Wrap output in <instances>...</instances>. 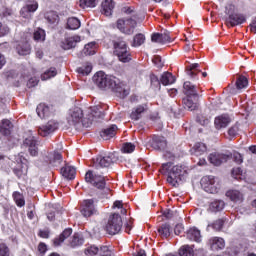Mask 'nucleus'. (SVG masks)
Returning <instances> with one entry per match:
<instances>
[{
	"instance_id": "obj_30",
	"label": "nucleus",
	"mask_w": 256,
	"mask_h": 256,
	"mask_svg": "<svg viewBox=\"0 0 256 256\" xmlns=\"http://www.w3.org/2000/svg\"><path fill=\"white\" fill-rule=\"evenodd\" d=\"M186 237L189 239V241L201 243V230L197 229L196 227H192L187 231Z\"/></svg>"
},
{
	"instance_id": "obj_11",
	"label": "nucleus",
	"mask_w": 256,
	"mask_h": 256,
	"mask_svg": "<svg viewBox=\"0 0 256 256\" xmlns=\"http://www.w3.org/2000/svg\"><path fill=\"white\" fill-rule=\"evenodd\" d=\"M116 159H115V154L113 153H109L107 156H98L94 162V167L96 169L101 168H107V167H111V165H113V163H115Z\"/></svg>"
},
{
	"instance_id": "obj_20",
	"label": "nucleus",
	"mask_w": 256,
	"mask_h": 256,
	"mask_svg": "<svg viewBox=\"0 0 256 256\" xmlns=\"http://www.w3.org/2000/svg\"><path fill=\"white\" fill-rule=\"evenodd\" d=\"M183 88L186 97H193V99H199V93H197V86L193 85L189 81H186L184 82Z\"/></svg>"
},
{
	"instance_id": "obj_10",
	"label": "nucleus",
	"mask_w": 256,
	"mask_h": 256,
	"mask_svg": "<svg viewBox=\"0 0 256 256\" xmlns=\"http://www.w3.org/2000/svg\"><path fill=\"white\" fill-rule=\"evenodd\" d=\"M96 202L97 199H88L83 201L82 208L80 210L83 217H91L93 215H97V208H95Z\"/></svg>"
},
{
	"instance_id": "obj_22",
	"label": "nucleus",
	"mask_w": 256,
	"mask_h": 256,
	"mask_svg": "<svg viewBox=\"0 0 256 256\" xmlns=\"http://www.w3.org/2000/svg\"><path fill=\"white\" fill-rule=\"evenodd\" d=\"M226 197L233 203H243L245 199L244 195L239 190H228L226 192Z\"/></svg>"
},
{
	"instance_id": "obj_38",
	"label": "nucleus",
	"mask_w": 256,
	"mask_h": 256,
	"mask_svg": "<svg viewBox=\"0 0 256 256\" xmlns=\"http://www.w3.org/2000/svg\"><path fill=\"white\" fill-rule=\"evenodd\" d=\"M45 19L50 23V25H55L59 23V14L55 11H50L45 14Z\"/></svg>"
},
{
	"instance_id": "obj_36",
	"label": "nucleus",
	"mask_w": 256,
	"mask_h": 256,
	"mask_svg": "<svg viewBox=\"0 0 256 256\" xmlns=\"http://www.w3.org/2000/svg\"><path fill=\"white\" fill-rule=\"evenodd\" d=\"M160 83L165 87L167 85H173V83H175V76H173L171 72H164L160 77Z\"/></svg>"
},
{
	"instance_id": "obj_27",
	"label": "nucleus",
	"mask_w": 256,
	"mask_h": 256,
	"mask_svg": "<svg viewBox=\"0 0 256 256\" xmlns=\"http://www.w3.org/2000/svg\"><path fill=\"white\" fill-rule=\"evenodd\" d=\"M36 9H39V4L37 1H32L21 10V15L24 18L31 17V13H35Z\"/></svg>"
},
{
	"instance_id": "obj_12",
	"label": "nucleus",
	"mask_w": 256,
	"mask_h": 256,
	"mask_svg": "<svg viewBox=\"0 0 256 256\" xmlns=\"http://www.w3.org/2000/svg\"><path fill=\"white\" fill-rule=\"evenodd\" d=\"M59 129V123L55 120L48 121L45 125H42L38 128V134L41 137H47L51 133H55Z\"/></svg>"
},
{
	"instance_id": "obj_7",
	"label": "nucleus",
	"mask_w": 256,
	"mask_h": 256,
	"mask_svg": "<svg viewBox=\"0 0 256 256\" xmlns=\"http://www.w3.org/2000/svg\"><path fill=\"white\" fill-rule=\"evenodd\" d=\"M121 229H123V219L119 214L110 215L108 222L105 226V230L109 235H117L121 233Z\"/></svg>"
},
{
	"instance_id": "obj_3",
	"label": "nucleus",
	"mask_w": 256,
	"mask_h": 256,
	"mask_svg": "<svg viewBox=\"0 0 256 256\" xmlns=\"http://www.w3.org/2000/svg\"><path fill=\"white\" fill-rule=\"evenodd\" d=\"M86 183H90L93 187L102 191L103 197H107L111 193V188L107 187V177L100 175L93 170H89L85 174Z\"/></svg>"
},
{
	"instance_id": "obj_14",
	"label": "nucleus",
	"mask_w": 256,
	"mask_h": 256,
	"mask_svg": "<svg viewBox=\"0 0 256 256\" xmlns=\"http://www.w3.org/2000/svg\"><path fill=\"white\" fill-rule=\"evenodd\" d=\"M229 157H231L229 154L214 152L209 155L208 161L212 165H215V167H219L222 163H227V161H229Z\"/></svg>"
},
{
	"instance_id": "obj_15",
	"label": "nucleus",
	"mask_w": 256,
	"mask_h": 256,
	"mask_svg": "<svg viewBox=\"0 0 256 256\" xmlns=\"http://www.w3.org/2000/svg\"><path fill=\"white\" fill-rule=\"evenodd\" d=\"M36 113L40 119H45V117H52V115H55V108L41 103L37 106Z\"/></svg>"
},
{
	"instance_id": "obj_23",
	"label": "nucleus",
	"mask_w": 256,
	"mask_h": 256,
	"mask_svg": "<svg viewBox=\"0 0 256 256\" xmlns=\"http://www.w3.org/2000/svg\"><path fill=\"white\" fill-rule=\"evenodd\" d=\"M199 98H193V96H186V98L183 99L184 107L188 111H195L197 107H199Z\"/></svg>"
},
{
	"instance_id": "obj_53",
	"label": "nucleus",
	"mask_w": 256,
	"mask_h": 256,
	"mask_svg": "<svg viewBox=\"0 0 256 256\" xmlns=\"http://www.w3.org/2000/svg\"><path fill=\"white\" fill-rule=\"evenodd\" d=\"M223 225H225V221H223V219H218L212 225H208V227H212L214 231H221Z\"/></svg>"
},
{
	"instance_id": "obj_6",
	"label": "nucleus",
	"mask_w": 256,
	"mask_h": 256,
	"mask_svg": "<svg viewBox=\"0 0 256 256\" xmlns=\"http://www.w3.org/2000/svg\"><path fill=\"white\" fill-rule=\"evenodd\" d=\"M225 13L228 15L226 18V25H230V27H235L237 25H242V23H245L246 19L243 14L235 13V5L228 4L225 7Z\"/></svg>"
},
{
	"instance_id": "obj_49",
	"label": "nucleus",
	"mask_w": 256,
	"mask_h": 256,
	"mask_svg": "<svg viewBox=\"0 0 256 256\" xmlns=\"http://www.w3.org/2000/svg\"><path fill=\"white\" fill-rule=\"evenodd\" d=\"M150 82H151V87H153L154 89H158V90L161 89V79H159V77H157V75L151 74Z\"/></svg>"
},
{
	"instance_id": "obj_5",
	"label": "nucleus",
	"mask_w": 256,
	"mask_h": 256,
	"mask_svg": "<svg viewBox=\"0 0 256 256\" xmlns=\"http://www.w3.org/2000/svg\"><path fill=\"white\" fill-rule=\"evenodd\" d=\"M116 27L124 35H133L135 33V27H137V15L134 14L132 17L126 19H118Z\"/></svg>"
},
{
	"instance_id": "obj_40",
	"label": "nucleus",
	"mask_w": 256,
	"mask_h": 256,
	"mask_svg": "<svg viewBox=\"0 0 256 256\" xmlns=\"http://www.w3.org/2000/svg\"><path fill=\"white\" fill-rule=\"evenodd\" d=\"M53 77H57V68L51 67L50 69L46 70L42 75V81H47L49 79H53Z\"/></svg>"
},
{
	"instance_id": "obj_1",
	"label": "nucleus",
	"mask_w": 256,
	"mask_h": 256,
	"mask_svg": "<svg viewBox=\"0 0 256 256\" xmlns=\"http://www.w3.org/2000/svg\"><path fill=\"white\" fill-rule=\"evenodd\" d=\"M93 81L99 89H111L120 99H125L129 95V92L125 90V82L114 75H107L105 72L99 71L93 76Z\"/></svg>"
},
{
	"instance_id": "obj_28",
	"label": "nucleus",
	"mask_w": 256,
	"mask_h": 256,
	"mask_svg": "<svg viewBox=\"0 0 256 256\" xmlns=\"http://www.w3.org/2000/svg\"><path fill=\"white\" fill-rule=\"evenodd\" d=\"M113 9H115V1L104 0L102 2V13L106 17H111V15H113Z\"/></svg>"
},
{
	"instance_id": "obj_61",
	"label": "nucleus",
	"mask_w": 256,
	"mask_h": 256,
	"mask_svg": "<svg viewBox=\"0 0 256 256\" xmlns=\"http://www.w3.org/2000/svg\"><path fill=\"white\" fill-rule=\"evenodd\" d=\"M3 17H12L14 15L13 9L11 8H4L2 11Z\"/></svg>"
},
{
	"instance_id": "obj_58",
	"label": "nucleus",
	"mask_w": 256,
	"mask_h": 256,
	"mask_svg": "<svg viewBox=\"0 0 256 256\" xmlns=\"http://www.w3.org/2000/svg\"><path fill=\"white\" fill-rule=\"evenodd\" d=\"M154 65H156V67L158 69H161L163 67V60H161L160 56H154V58L152 59Z\"/></svg>"
},
{
	"instance_id": "obj_55",
	"label": "nucleus",
	"mask_w": 256,
	"mask_h": 256,
	"mask_svg": "<svg viewBox=\"0 0 256 256\" xmlns=\"http://www.w3.org/2000/svg\"><path fill=\"white\" fill-rule=\"evenodd\" d=\"M123 153H133L135 151V145L132 143H125L122 147Z\"/></svg>"
},
{
	"instance_id": "obj_21",
	"label": "nucleus",
	"mask_w": 256,
	"mask_h": 256,
	"mask_svg": "<svg viewBox=\"0 0 256 256\" xmlns=\"http://www.w3.org/2000/svg\"><path fill=\"white\" fill-rule=\"evenodd\" d=\"M46 162L52 165V167H58L60 163H63V156L59 152L54 151L46 157Z\"/></svg>"
},
{
	"instance_id": "obj_52",
	"label": "nucleus",
	"mask_w": 256,
	"mask_h": 256,
	"mask_svg": "<svg viewBox=\"0 0 256 256\" xmlns=\"http://www.w3.org/2000/svg\"><path fill=\"white\" fill-rule=\"evenodd\" d=\"M228 135L230 139H233L234 137H237L239 135V124H235L232 127L228 129Z\"/></svg>"
},
{
	"instance_id": "obj_17",
	"label": "nucleus",
	"mask_w": 256,
	"mask_h": 256,
	"mask_svg": "<svg viewBox=\"0 0 256 256\" xmlns=\"http://www.w3.org/2000/svg\"><path fill=\"white\" fill-rule=\"evenodd\" d=\"M83 120V110L79 107H74L70 110V116L68 117V122L70 125H77Z\"/></svg>"
},
{
	"instance_id": "obj_4",
	"label": "nucleus",
	"mask_w": 256,
	"mask_h": 256,
	"mask_svg": "<svg viewBox=\"0 0 256 256\" xmlns=\"http://www.w3.org/2000/svg\"><path fill=\"white\" fill-rule=\"evenodd\" d=\"M114 54L118 57L121 63H129L131 61V52H129V46L123 39L118 38L113 41Z\"/></svg>"
},
{
	"instance_id": "obj_8",
	"label": "nucleus",
	"mask_w": 256,
	"mask_h": 256,
	"mask_svg": "<svg viewBox=\"0 0 256 256\" xmlns=\"http://www.w3.org/2000/svg\"><path fill=\"white\" fill-rule=\"evenodd\" d=\"M201 187L206 191V193H219L221 190V184L219 183V179L215 176H204L201 179Z\"/></svg>"
},
{
	"instance_id": "obj_56",
	"label": "nucleus",
	"mask_w": 256,
	"mask_h": 256,
	"mask_svg": "<svg viewBox=\"0 0 256 256\" xmlns=\"http://www.w3.org/2000/svg\"><path fill=\"white\" fill-rule=\"evenodd\" d=\"M160 35L162 37V44L171 43L173 41V39H171V36H169L168 31H165L164 33H161Z\"/></svg>"
},
{
	"instance_id": "obj_64",
	"label": "nucleus",
	"mask_w": 256,
	"mask_h": 256,
	"mask_svg": "<svg viewBox=\"0 0 256 256\" xmlns=\"http://www.w3.org/2000/svg\"><path fill=\"white\" fill-rule=\"evenodd\" d=\"M242 173H243V170H241V168H234L233 170H232V176H234L235 177V179H237V176L238 175H242Z\"/></svg>"
},
{
	"instance_id": "obj_45",
	"label": "nucleus",
	"mask_w": 256,
	"mask_h": 256,
	"mask_svg": "<svg viewBox=\"0 0 256 256\" xmlns=\"http://www.w3.org/2000/svg\"><path fill=\"white\" fill-rule=\"evenodd\" d=\"M23 166H22V169L20 168H15L13 171L15 173V175L18 177V178H21L23 177V175H25L27 173V169H29V165L27 164V160L24 159V162H22Z\"/></svg>"
},
{
	"instance_id": "obj_42",
	"label": "nucleus",
	"mask_w": 256,
	"mask_h": 256,
	"mask_svg": "<svg viewBox=\"0 0 256 256\" xmlns=\"http://www.w3.org/2000/svg\"><path fill=\"white\" fill-rule=\"evenodd\" d=\"M81 27V21L77 19L76 17L69 18L67 21V29H71L72 31H75L76 29H79Z\"/></svg>"
},
{
	"instance_id": "obj_13",
	"label": "nucleus",
	"mask_w": 256,
	"mask_h": 256,
	"mask_svg": "<svg viewBox=\"0 0 256 256\" xmlns=\"http://www.w3.org/2000/svg\"><path fill=\"white\" fill-rule=\"evenodd\" d=\"M24 147H28V152L31 155V157H37L39 155V148L37 147L39 145V142L37 141V138L35 136H28L23 143Z\"/></svg>"
},
{
	"instance_id": "obj_18",
	"label": "nucleus",
	"mask_w": 256,
	"mask_h": 256,
	"mask_svg": "<svg viewBox=\"0 0 256 256\" xmlns=\"http://www.w3.org/2000/svg\"><path fill=\"white\" fill-rule=\"evenodd\" d=\"M208 245L212 251H221V249H225V240L219 237H212L208 240Z\"/></svg>"
},
{
	"instance_id": "obj_37",
	"label": "nucleus",
	"mask_w": 256,
	"mask_h": 256,
	"mask_svg": "<svg viewBox=\"0 0 256 256\" xmlns=\"http://www.w3.org/2000/svg\"><path fill=\"white\" fill-rule=\"evenodd\" d=\"M179 256H195V251L193 250V246L183 245L178 250Z\"/></svg>"
},
{
	"instance_id": "obj_34",
	"label": "nucleus",
	"mask_w": 256,
	"mask_h": 256,
	"mask_svg": "<svg viewBox=\"0 0 256 256\" xmlns=\"http://www.w3.org/2000/svg\"><path fill=\"white\" fill-rule=\"evenodd\" d=\"M73 233V229L71 228H67L65 229L58 238H55L53 243L55 247H59V245H61V243H63L65 241V239H67L68 237H71V234Z\"/></svg>"
},
{
	"instance_id": "obj_46",
	"label": "nucleus",
	"mask_w": 256,
	"mask_h": 256,
	"mask_svg": "<svg viewBox=\"0 0 256 256\" xmlns=\"http://www.w3.org/2000/svg\"><path fill=\"white\" fill-rule=\"evenodd\" d=\"M249 85V80L245 76H239L236 80V87L237 89H245Z\"/></svg>"
},
{
	"instance_id": "obj_39",
	"label": "nucleus",
	"mask_w": 256,
	"mask_h": 256,
	"mask_svg": "<svg viewBox=\"0 0 256 256\" xmlns=\"http://www.w3.org/2000/svg\"><path fill=\"white\" fill-rule=\"evenodd\" d=\"M97 51V44L95 42H90L84 46L82 53L84 55H95Z\"/></svg>"
},
{
	"instance_id": "obj_51",
	"label": "nucleus",
	"mask_w": 256,
	"mask_h": 256,
	"mask_svg": "<svg viewBox=\"0 0 256 256\" xmlns=\"http://www.w3.org/2000/svg\"><path fill=\"white\" fill-rule=\"evenodd\" d=\"M143 43H145V35L143 34H136L134 36V40H133V47H141V45H143Z\"/></svg>"
},
{
	"instance_id": "obj_2",
	"label": "nucleus",
	"mask_w": 256,
	"mask_h": 256,
	"mask_svg": "<svg viewBox=\"0 0 256 256\" xmlns=\"http://www.w3.org/2000/svg\"><path fill=\"white\" fill-rule=\"evenodd\" d=\"M160 173H162V175H168L167 183H169V185H172V187H179V182L185 179L187 170L181 165L173 166V162H167L162 164Z\"/></svg>"
},
{
	"instance_id": "obj_54",
	"label": "nucleus",
	"mask_w": 256,
	"mask_h": 256,
	"mask_svg": "<svg viewBox=\"0 0 256 256\" xmlns=\"http://www.w3.org/2000/svg\"><path fill=\"white\" fill-rule=\"evenodd\" d=\"M96 5L95 0H80V7H82V9L95 7Z\"/></svg>"
},
{
	"instance_id": "obj_25",
	"label": "nucleus",
	"mask_w": 256,
	"mask_h": 256,
	"mask_svg": "<svg viewBox=\"0 0 256 256\" xmlns=\"http://www.w3.org/2000/svg\"><path fill=\"white\" fill-rule=\"evenodd\" d=\"M151 145L156 151L163 150L167 147V140L163 136H154Z\"/></svg>"
},
{
	"instance_id": "obj_60",
	"label": "nucleus",
	"mask_w": 256,
	"mask_h": 256,
	"mask_svg": "<svg viewBox=\"0 0 256 256\" xmlns=\"http://www.w3.org/2000/svg\"><path fill=\"white\" fill-rule=\"evenodd\" d=\"M9 33V27L4 26L3 23L0 22V37H5Z\"/></svg>"
},
{
	"instance_id": "obj_24",
	"label": "nucleus",
	"mask_w": 256,
	"mask_h": 256,
	"mask_svg": "<svg viewBox=\"0 0 256 256\" xmlns=\"http://www.w3.org/2000/svg\"><path fill=\"white\" fill-rule=\"evenodd\" d=\"M157 231L162 239H168V237H171V234L173 233V228L171 227V224L164 223L158 227Z\"/></svg>"
},
{
	"instance_id": "obj_59",
	"label": "nucleus",
	"mask_w": 256,
	"mask_h": 256,
	"mask_svg": "<svg viewBox=\"0 0 256 256\" xmlns=\"http://www.w3.org/2000/svg\"><path fill=\"white\" fill-rule=\"evenodd\" d=\"M0 256H9V247L5 244H0Z\"/></svg>"
},
{
	"instance_id": "obj_47",
	"label": "nucleus",
	"mask_w": 256,
	"mask_h": 256,
	"mask_svg": "<svg viewBox=\"0 0 256 256\" xmlns=\"http://www.w3.org/2000/svg\"><path fill=\"white\" fill-rule=\"evenodd\" d=\"M45 30L41 29V28H37V30L34 31V41H40L43 42L45 41Z\"/></svg>"
},
{
	"instance_id": "obj_48",
	"label": "nucleus",
	"mask_w": 256,
	"mask_h": 256,
	"mask_svg": "<svg viewBox=\"0 0 256 256\" xmlns=\"http://www.w3.org/2000/svg\"><path fill=\"white\" fill-rule=\"evenodd\" d=\"M93 70V66L90 63H86L84 66H81L77 69V72L80 75H89Z\"/></svg>"
},
{
	"instance_id": "obj_50",
	"label": "nucleus",
	"mask_w": 256,
	"mask_h": 256,
	"mask_svg": "<svg viewBox=\"0 0 256 256\" xmlns=\"http://www.w3.org/2000/svg\"><path fill=\"white\" fill-rule=\"evenodd\" d=\"M83 238L79 236V234H74L73 237L70 240V246L72 247H80V245H83Z\"/></svg>"
},
{
	"instance_id": "obj_29",
	"label": "nucleus",
	"mask_w": 256,
	"mask_h": 256,
	"mask_svg": "<svg viewBox=\"0 0 256 256\" xmlns=\"http://www.w3.org/2000/svg\"><path fill=\"white\" fill-rule=\"evenodd\" d=\"M117 125L113 124L110 127L104 129L100 133V137L104 139V141H109V139H112V137H115L117 135Z\"/></svg>"
},
{
	"instance_id": "obj_63",
	"label": "nucleus",
	"mask_w": 256,
	"mask_h": 256,
	"mask_svg": "<svg viewBox=\"0 0 256 256\" xmlns=\"http://www.w3.org/2000/svg\"><path fill=\"white\" fill-rule=\"evenodd\" d=\"M163 217H165L166 219H172L173 217V211L166 209L163 211Z\"/></svg>"
},
{
	"instance_id": "obj_43",
	"label": "nucleus",
	"mask_w": 256,
	"mask_h": 256,
	"mask_svg": "<svg viewBox=\"0 0 256 256\" xmlns=\"http://www.w3.org/2000/svg\"><path fill=\"white\" fill-rule=\"evenodd\" d=\"M12 197L17 205V207H25V197H23V194L21 192H14L12 194Z\"/></svg>"
},
{
	"instance_id": "obj_44",
	"label": "nucleus",
	"mask_w": 256,
	"mask_h": 256,
	"mask_svg": "<svg viewBox=\"0 0 256 256\" xmlns=\"http://www.w3.org/2000/svg\"><path fill=\"white\" fill-rule=\"evenodd\" d=\"M145 112V107L143 106H138L136 107L132 113L130 114L131 119L134 121H139L141 119V114Z\"/></svg>"
},
{
	"instance_id": "obj_33",
	"label": "nucleus",
	"mask_w": 256,
	"mask_h": 256,
	"mask_svg": "<svg viewBox=\"0 0 256 256\" xmlns=\"http://www.w3.org/2000/svg\"><path fill=\"white\" fill-rule=\"evenodd\" d=\"M11 129H13V123L9 119H3L0 122V133L1 135H11Z\"/></svg>"
},
{
	"instance_id": "obj_35",
	"label": "nucleus",
	"mask_w": 256,
	"mask_h": 256,
	"mask_svg": "<svg viewBox=\"0 0 256 256\" xmlns=\"http://www.w3.org/2000/svg\"><path fill=\"white\" fill-rule=\"evenodd\" d=\"M16 51L18 55H29L31 53V45H29L27 42H20L16 46Z\"/></svg>"
},
{
	"instance_id": "obj_26",
	"label": "nucleus",
	"mask_w": 256,
	"mask_h": 256,
	"mask_svg": "<svg viewBox=\"0 0 256 256\" xmlns=\"http://www.w3.org/2000/svg\"><path fill=\"white\" fill-rule=\"evenodd\" d=\"M223 209H225V201L215 199L210 202L208 211H210V213H219L223 211Z\"/></svg>"
},
{
	"instance_id": "obj_32",
	"label": "nucleus",
	"mask_w": 256,
	"mask_h": 256,
	"mask_svg": "<svg viewBox=\"0 0 256 256\" xmlns=\"http://www.w3.org/2000/svg\"><path fill=\"white\" fill-rule=\"evenodd\" d=\"M207 151V146L205 143H195L194 146L190 149L191 155H195V157H201L203 153Z\"/></svg>"
},
{
	"instance_id": "obj_31",
	"label": "nucleus",
	"mask_w": 256,
	"mask_h": 256,
	"mask_svg": "<svg viewBox=\"0 0 256 256\" xmlns=\"http://www.w3.org/2000/svg\"><path fill=\"white\" fill-rule=\"evenodd\" d=\"M77 171L75 170V167L70 166L69 164H66L62 169H61V174L65 179L68 180H73L75 179Z\"/></svg>"
},
{
	"instance_id": "obj_57",
	"label": "nucleus",
	"mask_w": 256,
	"mask_h": 256,
	"mask_svg": "<svg viewBox=\"0 0 256 256\" xmlns=\"http://www.w3.org/2000/svg\"><path fill=\"white\" fill-rule=\"evenodd\" d=\"M152 43H161L163 44L161 33H154L151 36Z\"/></svg>"
},
{
	"instance_id": "obj_16",
	"label": "nucleus",
	"mask_w": 256,
	"mask_h": 256,
	"mask_svg": "<svg viewBox=\"0 0 256 256\" xmlns=\"http://www.w3.org/2000/svg\"><path fill=\"white\" fill-rule=\"evenodd\" d=\"M77 43H81V36H79V35L65 38L61 42V47L65 51H69V49H73V48L77 47Z\"/></svg>"
},
{
	"instance_id": "obj_62",
	"label": "nucleus",
	"mask_w": 256,
	"mask_h": 256,
	"mask_svg": "<svg viewBox=\"0 0 256 256\" xmlns=\"http://www.w3.org/2000/svg\"><path fill=\"white\" fill-rule=\"evenodd\" d=\"M39 80H37L36 78H30L27 82V87H29V89H31V87H36V85H38Z\"/></svg>"
},
{
	"instance_id": "obj_19",
	"label": "nucleus",
	"mask_w": 256,
	"mask_h": 256,
	"mask_svg": "<svg viewBox=\"0 0 256 256\" xmlns=\"http://www.w3.org/2000/svg\"><path fill=\"white\" fill-rule=\"evenodd\" d=\"M231 123V117L228 114H222L215 118L214 125L216 129H225Z\"/></svg>"
},
{
	"instance_id": "obj_9",
	"label": "nucleus",
	"mask_w": 256,
	"mask_h": 256,
	"mask_svg": "<svg viewBox=\"0 0 256 256\" xmlns=\"http://www.w3.org/2000/svg\"><path fill=\"white\" fill-rule=\"evenodd\" d=\"M103 117H105V113L99 109V106H93L90 107L89 115L82 120V123L84 127H90V125H93L94 121H99V119H103Z\"/></svg>"
},
{
	"instance_id": "obj_41",
	"label": "nucleus",
	"mask_w": 256,
	"mask_h": 256,
	"mask_svg": "<svg viewBox=\"0 0 256 256\" xmlns=\"http://www.w3.org/2000/svg\"><path fill=\"white\" fill-rule=\"evenodd\" d=\"M199 69V63L191 64L190 66L186 67V73L189 77H195L197 73H201V70Z\"/></svg>"
}]
</instances>
